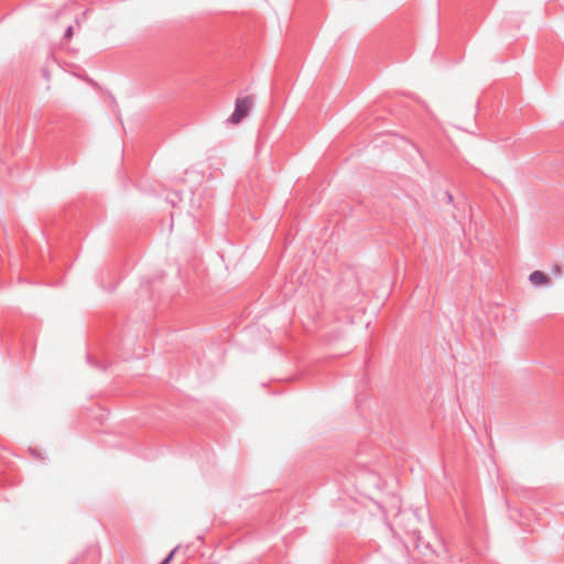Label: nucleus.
Returning a JSON list of instances; mask_svg holds the SVG:
<instances>
[{
    "label": "nucleus",
    "mask_w": 564,
    "mask_h": 564,
    "mask_svg": "<svg viewBox=\"0 0 564 564\" xmlns=\"http://www.w3.org/2000/svg\"><path fill=\"white\" fill-rule=\"evenodd\" d=\"M252 102L253 99L250 96L238 98L236 100L235 110L231 113L229 121L232 123H239L241 119L249 112Z\"/></svg>",
    "instance_id": "nucleus-1"
},
{
    "label": "nucleus",
    "mask_w": 564,
    "mask_h": 564,
    "mask_svg": "<svg viewBox=\"0 0 564 564\" xmlns=\"http://www.w3.org/2000/svg\"><path fill=\"white\" fill-rule=\"evenodd\" d=\"M529 280L535 286L546 285L550 282L549 276L542 271L532 272Z\"/></svg>",
    "instance_id": "nucleus-2"
},
{
    "label": "nucleus",
    "mask_w": 564,
    "mask_h": 564,
    "mask_svg": "<svg viewBox=\"0 0 564 564\" xmlns=\"http://www.w3.org/2000/svg\"><path fill=\"white\" fill-rule=\"evenodd\" d=\"M73 36V26H68L65 31L64 37L69 40Z\"/></svg>",
    "instance_id": "nucleus-3"
},
{
    "label": "nucleus",
    "mask_w": 564,
    "mask_h": 564,
    "mask_svg": "<svg viewBox=\"0 0 564 564\" xmlns=\"http://www.w3.org/2000/svg\"><path fill=\"white\" fill-rule=\"evenodd\" d=\"M175 553V550L170 553V555L161 563V564H169L172 560L173 555Z\"/></svg>",
    "instance_id": "nucleus-4"
},
{
    "label": "nucleus",
    "mask_w": 564,
    "mask_h": 564,
    "mask_svg": "<svg viewBox=\"0 0 564 564\" xmlns=\"http://www.w3.org/2000/svg\"><path fill=\"white\" fill-rule=\"evenodd\" d=\"M446 197H447L449 203H453L454 197H453V195L451 193L446 192Z\"/></svg>",
    "instance_id": "nucleus-5"
},
{
    "label": "nucleus",
    "mask_w": 564,
    "mask_h": 564,
    "mask_svg": "<svg viewBox=\"0 0 564 564\" xmlns=\"http://www.w3.org/2000/svg\"><path fill=\"white\" fill-rule=\"evenodd\" d=\"M554 272H555V274H560L561 269H560L558 267H555V268H554Z\"/></svg>",
    "instance_id": "nucleus-6"
}]
</instances>
